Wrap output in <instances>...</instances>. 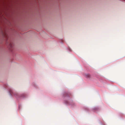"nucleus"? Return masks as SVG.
<instances>
[{"mask_svg": "<svg viewBox=\"0 0 125 125\" xmlns=\"http://www.w3.org/2000/svg\"><path fill=\"white\" fill-rule=\"evenodd\" d=\"M84 76L87 78H90L91 76L89 74H84Z\"/></svg>", "mask_w": 125, "mask_h": 125, "instance_id": "1", "label": "nucleus"}, {"mask_svg": "<svg viewBox=\"0 0 125 125\" xmlns=\"http://www.w3.org/2000/svg\"><path fill=\"white\" fill-rule=\"evenodd\" d=\"M13 95L16 97H17V96H18V94L16 93H14L13 94Z\"/></svg>", "mask_w": 125, "mask_h": 125, "instance_id": "2", "label": "nucleus"}, {"mask_svg": "<svg viewBox=\"0 0 125 125\" xmlns=\"http://www.w3.org/2000/svg\"><path fill=\"white\" fill-rule=\"evenodd\" d=\"M10 46L11 47H12V44H11V43H10Z\"/></svg>", "mask_w": 125, "mask_h": 125, "instance_id": "3", "label": "nucleus"}, {"mask_svg": "<svg viewBox=\"0 0 125 125\" xmlns=\"http://www.w3.org/2000/svg\"><path fill=\"white\" fill-rule=\"evenodd\" d=\"M10 92L11 94L12 93V92L11 91V90L10 91Z\"/></svg>", "mask_w": 125, "mask_h": 125, "instance_id": "4", "label": "nucleus"}]
</instances>
